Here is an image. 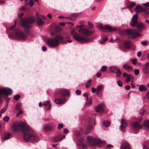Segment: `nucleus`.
<instances>
[{
  "label": "nucleus",
  "mask_w": 149,
  "mask_h": 149,
  "mask_svg": "<svg viewBox=\"0 0 149 149\" xmlns=\"http://www.w3.org/2000/svg\"><path fill=\"white\" fill-rule=\"evenodd\" d=\"M63 39L62 37L58 35L56 36L55 38H51L47 40V44L50 47H57L60 42Z\"/></svg>",
  "instance_id": "nucleus-3"
},
{
  "label": "nucleus",
  "mask_w": 149,
  "mask_h": 149,
  "mask_svg": "<svg viewBox=\"0 0 149 149\" xmlns=\"http://www.w3.org/2000/svg\"><path fill=\"white\" fill-rule=\"evenodd\" d=\"M24 14L23 13H22L20 15L19 14H18L19 17V18H21L22 16Z\"/></svg>",
  "instance_id": "nucleus-64"
},
{
  "label": "nucleus",
  "mask_w": 149,
  "mask_h": 149,
  "mask_svg": "<svg viewBox=\"0 0 149 149\" xmlns=\"http://www.w3.org/2000/svg\"><path fill=\"white\" fill-rule=\"evenodd\" d=\"M35 21V18L33 17H31L27 19L24 18L22 19L19 23L22 27L26 29H29L31 27L30 24L33 23Z\"/></svg>",
  "instance_id": "nucleus-4"
},
{
  "label": "nucleus",
  "mask_w": 149,
  "mask_h": 149,
  "mask_svg": "<svg viewBox=\"0 0 149 149\" xmlns=\"http://www.w3.org/2000/svg\"><path fill=\"white\" fill-rule=\"evenodd\" d=\"M12 93V90L9 88H0V101L1 100V96L3 95L5 98L7 96L11 95Z\"/></svg>",
  "instance_id": "nucleus-8"
},
{
  "label": "nucleus",
  "mask_w": 149,
  "mask_h": 149,
  "mask_svg": "<svg viewBox=\"0 0 149 149\" xmlns=\"http://www.w3.org/2000/svg\"><path fill=\"white\" fill-rule=\"evenodd\" d=\"M10 136V134L8 132L6 133L5 135L4 138V140L8 139Z\"/></svg>",
  "instance_id": "nucleus-32"
},
{
  "label": "nucleus",
  "mask_w": 149,
  "mask_h": 149,
  "mask_svg": "<svg viewBox=\"0 0 149 149\" xmlns=\"http://www.w3.org/2000/svg\"><path fill=\"white\" fill-rule=\"evenodd\" d=\"M10 38H14L17 39L23 40L26 37V35L21 31L19 30L16 31L15 33H13L11 35V36H9Z\"/></svg>",
  "instance_id": "nucleus-7"
},
{
  "label": "nucleus",
  "mask_w": 149,
  "mask_h": 149,
  "mask_svg": "<svg viewBox=\"0 0 149 149\" xmlns=\"http://www.w3.org/2000/svg\"><path fill=\"white\" fill-rule=\"evenodd\" d=\"M21 104L20 103H18L15 106V108L16 109H19L21 107Z\"/></svg>",
  "instance_id": "nucleus-39"
},
{
  "label": "nucleus",
  "mask_w": 149,
  "mask_h": 149,
  "mask_svg": "<svg viewBox=\"0 0 149 149\" xmlns=\"http://www.w3.org/2000/svg\"><path fill=\"white\" fill-rule=\"evenodd\" d=\"M33 5V1L32 0H30L29 2V5L32 6Z\"/></svg>",
  "instance_id": "nucleus-52"
},
{
  "label": "nucleus",
  "mask_w": 149,
  "mask_h": 149,
  "mask_svg": "<svg viewBox=\"0 0 149 149\" xmlns=\"http://www.w3.org/2000/svg\"><path fill=\"white\" fill-rule=\"evenodd\" d=\"M42 50L44 51H45L47 50V48L45 46H43L42 48Z\"/></svg>",
  "instance_id": "nucleus-56"
},
{
  "label": "nucleus",
  "mask_w": 149,
  "mask_h": 149,
  "mask_svg": "<svg viewBox=\"0 0 149 149\" xmlns=\"http://www.w3.org/2000/svg\"><path fill=\"white\" fill-rule=\"evenodd\" d=\"M143 125L149 129V120H145L143 124Z\"/></svg>",
  "instance_id": "nucleus-28"
},
{
  "label": "nucleus",
  "mask_w": 149,
  "mask_h": 149,
  "mask_svg": "<svg viewBox=\"0 0 149 149\" xmlns=\"http://www.w3.org/2000/svg\"><path fill=\"white\" fill-rule=\"evenodd\" d=\"M126 33L133 38L141 36V35L139 32H136V30L134 29L127 30L126 31Z\"/></svg>",
  "instance_id": "nucleus-10"
},
{
  "label": "nucleus",
  "mask_w": 149,
  "mask_h": 149,
  "mask_svg": "<svg viewBox=\"0 0 149 149\" xmlns=\"http://www.w3.org/2000/svg\"><path fill=\"white\" fill-rule=\"evenodd\" d=\"M141 52H139L137 54V56L138 57H140L141 56Z\"/></svg>",
  "instance_id": "nucleus-60"
},
{
  "label": "nucleus",
  "mask_w": 149,
  "mask_h": 149,
  "mask_svg": "<svg viewBox=\"0 0 149 149\" xmlns=\"http://www.w3.org/2000/svg\"><path fill=\"white\" fill-rule=\"evenodd\" d=\"M120 149H130L129 144L125 143L122 144L120 147Z\"/></svg>",
  "instance_id": "nucleus-21"
},
{
  "label": "nucleus",
  "mask_w": 149,
  "mask_h": 149,
  "mask_svg": "<svg viewBox=\"0 0 149 149\" xmlns=\"http://www.w3.org/2000/svg\"><path fill=\"white\" fill-rule=\"evenodd\" d=\"M20 97V96L19 95H16L14 96V98L15 100H18Z\"/></svg>",
  "instance_id": "nucleus-46"
},
{
  "label": "nucleus",
  "mask_w": 149,
  "mask_h": 149,
  "mask_svg": "<svg viewBox=\"0 0 149 149\" xmlns=\"http://www.w3.org/2000/svg\"><path fill=\"white\" fill-rule=\"evenodd\" d=\"M92 125H90L88 126L86 130V133H88L91 131L92 129Z\"/></svg>",
  "instance_id": "nucleus-30"
},
{
  "label": "nucleus",
  "mask_w": 149,
  "mask_h": 149,
  "mask_svg": "<svg viewBox=\"0 0 149 149\" xmlns=\"http://www.w3.org/2000/svg\"><path fill=\"white\" fill-rule=\"evenodd\" d=\"M138 18L137 14H135L132 18V21L130 25L132 26H135L137 23V19Z\"/></svg>",
  "instance_id": "nucleus-13"
},
{
  "label": "nucleus",
  "mask_w": 149,
  "mask_h": 149,
  "mask_svg": "<svg viewBox=\"0 0 149 149\" xmlns=\"http://www.w3.org/2000/svg\"><path fill=\"white\" fill-rule=\"evenodd\" d=\"M44 129L46 130H50L53 129V128L49 125H46L44 126Z\"/></svg>",
  "instance_id": "nucleus-31"
},
{
  "label": "nucleus",
  "mask_w": 149,
  "mask_h": 149,
  "mask_svg": "<svg viewBox=\"0 0 149 149\" xmlns=\"http://www.w3.org/2000/svg\"><path fill=\"white\" fill-rule=\"evenodd\" d=\"M50 102L49 101H47L44 103H43V104L44 106H48V107L47 109H49L51 107V106L50 104Z\"/></svg>",
  "instance_id": "nucleus-34"
},
{
  "label": "nucleus",
  "mask_w": 149,
  "mask_h": 149,
  "mask_svg": "<svg viewBox=\"0 0 149 149\" xmlns=\"http://www.w3.org/2000/svg\"><path fill=\"white\" fill-rule=\"evenodd\" d=\"M107 40V38L106 37L104 38L101 41H100V44H102L104 43V42Z\"/></svg>",
  "instance_id": "nucleus-42"
},
{
  "label": "nucleus",
  "mask_w": 149,
  "mask_h": 149,
  "mask_svg": "<svg viewBox=\"0 0 149 149\" xmlns=\"http://www.w3.org/2000/svg\"><path fill=\"white\" fill-rule=\"evenodd\" d=\"M132 63L134 65H136V59H134L132 60Z\"/></svg>",
  "instance_id": "nucleus-53"
},
{
  "label": "nucleus",
  "mask_w": 149,
  "mask_h": 149,
  "mask_svg": "<svg viewBox=\"0 0 149 149\" xmlns=\"http://www.w3.org/2000/svg\"><path fill=\"white\" fill-rule=\"evenodd\" d=\"M59 24L60 25H62L63 26H65V24L64 22H60L59 23Z\"/></svg>",
  "instance_id": "nucleus-62"
},
{
  "label": "nucleus",
  "mask_w": 149,
  "mask_h": 149,
  "mask_svg": "<svg viewBox=\"0 0 149 149\" xmlns=\"http://www.w3.org/2000/svg\"><path fill=\"white\" fill-rule=\"evenodd\" d=\"M124 47L125 48L129 49L130 47L131 43L130 41L129 40H126L124 44Z\"/></svg>",
  "instance_id": "nucleus-20"
},
{
  "label": "nucleus",
  "mask_w": 149,
  "mask_h": 149,
  "mask_svg": "<svg viewBox=\"0 0 149 149\" xmlns=\"http://www.w3.org/2000/svg\"><path fill=\"white\" fill-rule=\"evenodd\" d=\"M143 5L144 6H149V2H147L146 3H144L143 4Z\"/></svg>",
  "instance_id": "nucleus-58"
},
{
  "label": "nucleus",
  "mask_w": 149,
  "mask_h": 149,
  "mask_svg": "<svg viewBox=\"0 0 149 149\" xmlns=\"http://www.w3.org/2000/svg\"><path fill=\"white\" fill-rule=\"evenodd\" d=\"M7 106H8V104H6V105L4 107L3 109H2L0 110V113H3L4 112H5V111H6V110L7 109Z\"/></svg>",
  "instance_id": "nucleus-37"
},
{
  "label": "nucleus",
  "mask_w": 149,
  "mask_h": 149,
  "mask_svg": "<svg viewBox=\"0 0 149 149\" xmlns=\"http://www.w3.org/2000/svg\"><path fill=\"white\" fill-rule=\"evenodd\" d=\"M116 76L117 77H119L122 74V72L119 69L117 70L116 72Z\"/></svg>",
  "instance_id": "nucleus-35"
},
{
  "label": "nucleus",
  "mask_w": 149,
  "mask_h": 149,
  "mask_svg": "<svg viewBox=\"0 0 149 149\" xmlns=\"http://www.w3.org/2000/svg\"><path fill=\"white\" fill-rule=\"evenodd\" d=\"M144 68L142 69L143 72L146 74L149 73V67L147 66H143Z\"/></svg>",
  "instance_id": "nucleus-26"
},
{
  "label": "nucleus",
  "mask_w": 149,
  "mask_h": 149,
  "mask_svg": "<svg viewBox=\"0 0 149 149\" xmlns=\"http://www.w3.org/2000/svg\"><path fill=\"white\" fill-rule=\"evenodd\" d=\"M139 90L141 92L146 91L147 90V88L143 85H140L139 88Z\"/></svg>",
  "instance_id": "nucleus-23"
},
{
  "label": "nucleus",
  "mask_w": 149,
  "mask_h": 149,
  "mask_svg": "<svg viewBox=\"0 0 149 149\" xmlns=\"http://www.w3.org/2000/svg\"><path fill=\"white\" fill-rule=\"evenodd\" d=\"M69 94V91L66 89H63L61 92V99H56L55 100V102L58 104H62L64 103L66 101V100L64 96H68Z\"/></svg>",
  "instance_id": "nucleus-6"
},
{
  "label": "nucleus",
  "mask_w": 149,
  "mask_h": 149,
  "mask_svg": "<svg viewBox=\"0 0 149 149\" xmlns=\"http://www.w3.org/2000/svg\"><path fill=\"white\" fill-rule=\"evenodd\" d=\"M130 87L129 85H127L125 86V88L126 90H129L130 89Z\"/></svg>",
  "instance_id": "nucleus-50"
},
{
  "label": "nucleus",
  "mask_w": 149,
  "mask_h": 149,
  "mask_svg": "<svg viewBox=\"0 0 149 149\" xmlns=\"http://www.w3.org/2000/svg\"><path fill=\"white\" fill-rule=\"evenodd\" d=\"M127 125V123L125 120L124 119H122L121 120V125H120L119 128L121 131H123V129Z\"/></svg>",
  "instance_id": "nucleus-15"
},
{
  "label": "nucleus",
  "mask_w": 149,
  "mask_h": 149,
  "mask_svg": "<svg viewBox=\"0 0 149 149\" xmlns=\"http://www.w3.org/2000/svg\"><path fill=\"white\" fill-rule=\"evenodd\" d=\"M132 126L134 128L136 129L141 128L142 127V126L139 125L138 122H134L132 123Z\"/></svg>",
  "instance_id": "nucleus-19"
},
{
  "label": "nucleus",
  "mask_w": 149,
  "mask_h": 149,
  "mask_svg": "<svg viewBox=\"0 0 149 149\" xmlns=\"http://www.w3.org/2000/svg\"><path fill=\"white\" fill-rule=\"evenodd\" d=\"M86 141L91 146H100L102 143L101 140L97 138H94L91 136H88L86 138Z\"/></svg>",
  "instance_id": "nucleus-5"
},
{
  "label": "nucleus",
  "mask_w": 149,
  "mask_h": 149,
  "mask_svg": "<svg viewBox=\"0 0 149 149\" xmlns=\"http://www.w3.org/2000/svg\"><path fill=\"white\" fill-rule=\"evenodd\" d=\"M131 76L129 74L128 76L127 77V78L125 79V81L127 82H128L130 81L131 80Z\"/></svg>",
  "instance_id": "nucleus-41"
},
{
  "label": "nucleus",
  "mask_w": 149,
  "mask_h": 149,
  "mask_svg": "<svg viewBox=\"0 0 149 149\" xmlns=\"http://www.w3.org/2000/svg\"><path fill=\"white\" fill-rule=\"evenodd\" d=\"M91 80H90L88 81L86 83V88H87L89 87V86L91 85Z\"/></svg>",
  "instance_id": "nucleus-38"
},
{
  "label": "nucleus",
  "mask_w": 149,
  "mask_h": 149,
  "mask_svg": "<svg viewBox=\"0 0 149 149\" xmlns=\"http://www.w3.org/2000/svg\"><path fill=\"white\" fill-rule=\"evenodd\" d=\"M92 92L93 93H95V92L96 91V89L94 87H92Z\"/></svg>",
  "instance_id": "nucleus-55"
},
{
  "label": "nucleus",
  "mask_w": 149,
  "mask_h": 149,
  "mask_svg": "<svg viewBox=\"0 0 149 149\" xmlns=\"http://www.w3.org/2000/svg\"><path fill=\"white\" fill-rule=\"evenodd\" d=\"M143 66H147L149 67V62H147L145 65H143Z\"/></svg>",
  "instance_id": "nucleus-61"
},
{
  "label": "nucleus",
  "mask_w": 149,
  "mask_h": 149,
  "mask_svg": "<svg viewBox=\"0 0 149 149\" xmlns=\"http://www.w3.org/2000/svg\"><path fill=\"white\" fill-rule=\"evenodd\" d=\"M118 85L120 87H122L123 85V83L120 80L118 81L117 82Z\"/></svg>",
  "instance_id": "nucleus-43"
},
{
  "label": "nucleus",
  "mask_w": 149,
  "mask_h": 149,
  "mask_svg": "<svg viewBox=\"0 0 149 149\" xmlns=\"http://www.w3.org/2000/svg\"><path fill=\"white\" fill-rule=\"evenodd\" d=\"M81 91L79 90H77L76 91V93L77 95H79L80 94Z\"/></svg>",
  "instance_id": "nucleus-54"
},
{
  "label": "nucleus",
  "mask_w": 149,
  "mask_h": 149,
  "mask_svg": "<svg viewBox=\"0 0 149 149\" xmlns=\"http://www.w3.org/2000/svg\"><path fill=\"white\" fill-rule=\"evenodd\" d=\"M105 108V106L104 104L101 103L99 104L95 108V110L96 112H102Z\"/></svg>",
  "instance_id": "nucleus-14"
},
{
  "label": "nucleus",
  "mask_w": 149,
  "mask_h": 149,
  "mask_svg": "<svg viewBox=\"0 0 149 149\" xmlns=\"http://www.w3.org/2000/svg\"><path fill=\"white\" fill-rule=\"evenodd\" d=\"M86 100V102L85 103V105L86 106H90L92 104V101L91 99H88V100Z\"/></svg>",
  "instance_id": "nucleus-33"
},
{
  "label": "nucleus",
  "mask_w": 149,
  "mask_h": 149,
  "mask_svg": "<svg viewBox=\"0 0 149 149\" xmlns=\"http://www.w3.org/2000/svg\"><path fill=\"white\" fill-rule=\"evenodd\" d=\"M88 25L89 28L91 29L92 28L93 26L92 24L91 23L88 22Z\"/></svg>",
  "instance_id": "nucleus-51"
},
{
  "label": "nucleus",
  "mask_w": 149,
  "mask_h": 149,
  "mask_svg": "<svg viewBox=\"0 0 149 149\" xmlns=\"http://www.w3.org/2000/svg\"><path fill=\"white\" fill-rule=\"evenodd\" d=\"M129 75V74H128L126 72H124L123 74V77H127Z\"/></svg>",
  "instance_id": "nucleus-49"
},
{
  "label": "nucleus",
  "mask_w": 149,
  "mask_h": 149,
  "mask_svg": "<svg viewBox=\"0 0 149 149\" xmlns=\"http://www.w3.org/2000/svg\"><path fill=\"white\" fill-rule=\"evenodd\" d=\"M118 69L116 66H112L110 67L109 70L111 72H114L115 71H116Z\"/></svg>",
  "instance_id": "nucleus-29"
},
{
  "label": "nucleus",
  "mask_w": 149,
  "mask_h": 149,
  "mask_svg": "<svg viewBox=\"0 0 149 149\" xmlns=\"http://www.w3.org/2000/svg\"><path fill=\"white\" fill-rule=\"evenodd\" d=\"M123 68L125 70H133V68L132 66L126 64H124L123 65Z\"/></svg>",
  "instance_id": "nucleus-25"
},
{
  "label": "nucleus",
  "mask_w": 149,
  "mask_h": 149,
  "mask_svg": "<svg viewBox=\"0 0 149 149\" xmlns=\"http://www.w3.org/2000/svg\"><path fill=\"white\" fill-rule=\"evenodd\" d=\"M103 125L105 127H107L110 125V123L108 121H104L103 122Z\"/></svg>",
  "instance_id": "nucleus-36"
},
{
  "label": "nucleus",
  "mask_w": 149,
  "mask_h": 149,
  "mask_svg": "<svg viewBox=\"0 0 149 149\" xmlns=\"http://www.w3.org/2000/svg\"><path fill=\"white\" fill-rule=\"evenodd\" d=\"M63 127V125L62 124H59L58 125V130H60Z\"/></svg>",
  "instance_id": "nucleus-47"
},
{
  "label": "nucleus",
  "mask_w": 149,
  "mask_h": 149,
  "mask_svg": "<svg viewBox=\"0 0 149 149\" xmlns=\"http://www.w3.org/2000/svg\"><path fill=\"white\" fill-rule=\"evenodd\" d=\"M47 16L49 18L51 19L52 18L51 15L50 14H49L47 15Z\"/></svg>",
  "instance_id": "nucleus-63"
},
{
  "label": "nucleus",
  "mask_w": 149,
  "mask_h": 149,
  "mask_svg": "<svg viewBox=\"0 0 149 149\" xmlns=\"http://www.w3.org/2000/svg\"><path fill=\"white\" fill-rule=\"evenodd\" d=\"M78 14L74 13L72 14L71 16L74 18H76L78 16Z\"/></svg>",
  "instance_id": "nucleus-44"
},
{
  "label": "nucleus",
  "mask_w": 149,
  "mask_h": 149,
  "mask_svg": "<svg viewBox=\"0 0 149 149\" xmlns=\"http://www.w3.org/2000/svg\"><path fill=\"white\" fill-rule=\"evenodd\" d=\"M78 31L80 34L87 36L91 35L92 33V31L84 28H80Z\"/></svg>",
  "instance_id": "nucleus-9"
},
{
  "label": "nucleus",
  "mask_w": 149,
  "mask_h": 149,
  "mask_svg": "<svg viewBox=\"0 0 149 149\" xmlns=\"http://www.w3.org/2000/svg\"><path fill=\"white\" fill-rule=\"evenodd\" d=\"M9 117L7 116H5L3 118V120L6 122H8L9 120Z\"/></svg>",
  "instance_id": "nucleus-40"
},
{
  "label": "nucleus",
  "mask_w": 149,
  "mask_h": 149,
  "mask_svg": "<svg viewBox=\"0 0 149 149\" xmlns=\"http://www.w3.org/2000/svg\"><path fill=\"white\" fill-rule=\"evenodd\" d=\"M146 98L149 100V91L146 93Z\"/></svg>",
  "instance_id": "nucleus-57"
},
{
  "label": "nucleus",
  "mask_w": 149,
  "mask_h": 149,
  "mask_svg": "<svg viewBox=\"0 0 149 149\" xmlns=\"http://www.w3.org/2000/svg\"><path fill=\"white\" fill-rule=\"evenodd\" d=\"M144 27V24L141 22H139L137 25V29L139 31L141 30Z\"/></svg>",
  "instance_id": "nucleus-24"
},
{
  "label": "nucleus",
  "mask_w": 149,
  "mask_h": 149,
  "mask_svg": "<svg viewBox=\"0 0 149 149\" xmlns=\"http://www.w3.org/2000/svg\"><path fill=\"white\" fill-rule=\"evenodd\" d=\"M36 22L37 24L39 26L42 25L44 24V22L39 17H38L36 18Z\"/></svg>",
  "instance_id": "nucleus-22"
},
{
  "label": "nucleus",
  "mask_w": 149,
  "mask_h": 149,
  "mask_svg": "<svg viewBox=\"0 0 149 149\" xmlns=\"http://www.w3.org/2000/svg\"><path fill=\"white\" fill-rule=\"evenodd\" d=\"M77 145L80 149H87L86 144L85 143L83 138H81L79 139Z\"/></svg>",
  "instance_id": "nucleus-11"
},
{
  "label": "nucleus",
  "mask_w": 149,
  "mask_h": 149,
  "mask_svg": "<svg viewBox=\"0 0 149 149\" xmlns=\"http://www.w3.org/2000/svg\"><path fill=\"white\" fill-rule=\"evenodd\" d=\"M107 69V67L106 66H103L101 68V70L102 71H104Z\"/></svg>",
  "instance_id": "nucleus-45"
},
{
  "label": "nucleus",
  "mask_w": 149,
  "mask_h": 149,
  "mask_svg": "<svg viewBox=\"0 0 149 149\" xmlns=\"http://www.w3.org/2000/svg\"><path fill=\"white\" fill-rule=\"evenodd\" d=\"M130 4H129L128 5L127 7H124L123 8H122V9L123 10L124 9L126 8H131L133 7V6H134L136 4H135V3H134V2H130Z\"/></svg>",
  "instance_id": "nucleus-27"
},
{
  "label": "nucleus",
  "mask_w": 149,
  "mask_h": 149,
  "mask_svg": "<svg viewBox=\"0 0 149 149\" xmlns=\"http://www.w3.org/2000/svg\"><path fill=\"white\" fill-rule=\"evenodd\" d=\"M106 147L107 148H113V146H112V145H111V144H109Z\"/></svg>",
  "instance_id": "nucleus-59"
},
{
  "label": "nucleus",
  "mask_w": 149,
  "mask_h": 149,
  "mask_svg": "<svg viewBox=\"0 0 149 149\" xmlns=\"http://www.w3.org/2000/svg\"><path fill=\"white\" fill-rule=\"evenodd\" d=\"M65 136V135H58L54 138V140L55 142H58L62 140Z\"/></svg>",
  "instance_id": "nucleus-17"
},
{
  "label": "nucleus",
  "mask_w": 149,
  "mask_h": 149,
  "mask_svg": "<svg viewBox=\"0 0 149 149\" xmlns=\"http://www.w3.org/2000/svg\"><path fill=\"white\" fill-rule=\"evenodd\" d=\"M139 73V70L138 69H135L134 70V74L135 75H138Z\"/></svg>",
  "instance_id": "nucleus-48"
},
{
  "label": "nucleus",
  "mask_w": 149,
  "mask_h": 149,
  "mask_svg": "<svg viewBox=\"0 0 149 149\" xmlns=\"http://www.w3.org/2000/svg\"><path fill=\"white\" fill-rule=\"evenodd\" d=\"M104 86L102 84H100L96 88V92L97 94H100L104 88Z\"/></svg>",
  "instance_id": "nucleus-18"
},
{
  "label": "nucleus",
  "mask_w": 149,
  "mask_h": 149,
  "mask_svg": "<svg viewBox=\"0 0 149 149\" xmlns=\"http://www.w3.org/2000/svg\"><path fill=\"white\" fill-rule=\"evenodd\" d=\"M70 33L72 37L77 41L82 43L90 42L92 41L91 38L83 37L78 34L74 29L72 30Z\"/></svg>",
  "instance_id": "nucleus-2"
},
{
  "label": "nucleus",
  "mask_w": 149,
  "mask_h": 149,
  "mask_svg": "<svg viewBox=\"0 0 149 149\" xmlns=\"http://www.w3.org/2000/svg\"><path fill=\"white\" fill-rule=\"evenodd\" d=\"M134 10L137 14L139 13L144 11L145 8L141 6L138 5L136 6L134 8Z\"/></svg>",
  "instance_id": "nucleus-16"
},
{
  "label": "nucleus",
  "mask_w": 149,
  "mask_h": 149,
  "mask_svg": "<svg viewBox=\"0 0 149 149\" xmlns=\"http://www.w3.org/2000/svg\"><path fill=\"white\" fill-rule=\"evenodd\" d=\"M99 28L102 29L108 30L111 31H114L116 30V28H113L108 25H107L103 26L102 24H100L99 25Z\"/></svg>",
  "instance_id": "nucleus-12"
},
{
  "label": "nucleus",
  "mask_w": 149,
  "mask_h": 149,
  "mask_svg": "<svg viewBox=\"0 0 149 149\" xmlns=\"http://www.w3.org/2000/svg\"><path fill=\"white\" fill-rule=\"evenodd\" d=\"M14 131L17 132L21 129L24 140L26 141H33L36 140V136L32 133L29 126L25 122L14 123L12 127Z\"/></svg>",
  "instance_id": "nucleus-1"
}]
</instances>
